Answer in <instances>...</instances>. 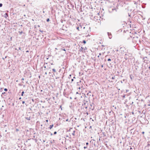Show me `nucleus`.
<instances>
[{
  "label": "nucleus",
  "mask_w": 150,
  "mask_h": 150,
  "mask_svg": "<svg viewBox=\"0 0 150 150\" xmlns=\"http://www.w3.org/2000/svg\"><path fill=\"white\" fill-rule=\"evenodd\" d=\"M4 91H7L8 90H7V88H5L4 89Z\"/></svg>",
  "instance_id": "16"
},
{
  "label": "nucleus",
  "mask_w": 150,
  "mask_h": 150,
  "mask_svg": "<svg viewBox=\"0 0 150 150\" xmlns=\"http://www.w3.org/2000/svg\"><path fill=\"white\" fill-rule=\"evenodd\" d=\"M2 4L1 3L0 4V7H1L2 6Z\"/></svg>",
  "instance_id": "19"
},
{
  "label": "nucleus",
  "mask_w": 150,
  "mask_h": 150,
  "mask_svg": "<svg viewBox=\"0 0 150 150\" xmlns=\"http://www.w3.org/2000/svg\"><path fill=\"white\" fill-rule=\"evenodd\" d=\"M76 94H78V92H77L76 93Z\"/></svg>",
  "instance_id": "45"
},
{
  "label": "nucleus",
  "mask_w": 150,
  "mask_h": 150,
  "mask_svg": "<svg viewBox=\"0 0 150 150\" xmlns=\"http://www.w3.org/2000/svg\"><path fill=\"white\" fill-rule=\"evenodd\" d=\"M21 80H24V78H22V79Z\"/></svg>",
  "instance_id": "41"
},
{
  "label": "nucleus",
  "mask_w": 150,
  "mask_h": 150,
  "mask_svg": "<svg viewBox=\"0 0 150 150\" xmlns=\"http://www.w3.org/2000/svg\"><path fill=\"white\" fill-rule=\"evenodd\" d=\"M50 21V20L49 18H47L46 20L47 22H49Z\"/></svg>",
  "instance_id": "13"
},
{
  "label": "nucleus",
  "mask_w": 150,
  "mask_h": 150,
  "mask_svg": "<svg viewBox=\"0 0 150 150\" xmlns=\"http://www.w3.org/2000/svg\"><path fill=\"white\" fill-rule=\"evenodd\" d=\"M53 125H50V127H49V128L50 129H51L53 127Z\"/></svg>",
  "instance_id": "7"
},
{
  "label": "nucleus",
  "mask_w": 150,
  "mask_h": 150,
  "mask_svg": "<svg viewBox=\"0 0 150 150\" xmlns=\"http://www.w3.org/2000/svg\"><path fill=\"white\" fill-rule=\"evenodd\" d=\"M25 103V101H22V103L23 104H24Z\"/></svg>",
  "instance_id": "27"
},
{
  "label": "nucleus",
  "mask_w": 150,
  "mask_h": 150,
  "mask_svg": "<svg viewBox=\"0 0 150 150\" xmlns=\"http://www.w3.org/2000/svg\"><path fill=\"white\" fill-rule=\"evenodd\" d=\"M38 27H40V26H39V25H38Z\"/></svg>",
  "instance_id": "57"
},
{
  "label": "nucleus",
  "mask_w": 150,
  "mask_h": 150,
  "mask_svg": "<svg viewBox=\"0 0 150 150\" xmlns=\"http://www.w3.org/2000/svg\"><path fill=\"white\" fill-rule=\"evenodd\" d=\"M68 120H69L68 119H67L66 120V121H68Z\"/></svg>",
  "instance_id": "35"
},
{
  "label": "nucleus",
  "mask_w": 150,
  "mask_h": 150,
  "mask_svg": "<svg viewBox=\"0 0 150 150\" xmlns=\"http://www.w3.org/2000/svg\"><path fill=\"white\" fill-rule=\"evenodd\" d=\"M79 27H78L76 28V29L78 30H79Z\"/></svg>",
  "instance_id": "25"
},
{
  "label": "nucleus",
  "mask_w": 150,
  "mask_h": 150,
  "mask_svg": "<svg viewBox=\"0 0 150 150\" xmlns=\"http://www.w3.org/2000/svg\"><path fill=\"white\" fill-rule=\"evenodd\" d=\"M121 82L122 83V81H121Z\"/></svg>",
  "instance_id": "62"
},
{
  "label": "nucleus",
  "mask_w": 150,
  "mask_h": 150,
  "mask_svg": "<svg viewBox=\"0 0 150 150\" xmlns=\"http://www.w3.org/2000/svg\"><path fill=\"white\" fill-rule=\"evenodd\" d=\"M144 132H142V134H144Z\"/></svg>",
  "instance_id": "44"
},
{
  "label": "nucleus",
  "mask_w": 150,
  "mask_h": 150,
  "mask_svg": "<svg viewBox=\"0 0 150 150\" xmlns=\"http://www.w3.org/2000/svg\"><path fill=\"white\" fill-rule=\"evenodd\" d=\"M73 81H74V79H72L71 80V82H72Z\"/></svg>",
  "instance_id": "29"
},
{
  "label": "nucleus",
  "mask_w": 150,
  "mask_h": 150,
  "mask_svg": "<svg viewBox=\"0 0 150 150\" xmlns=\"http://www.w3.org/2000/svg\"><path fill=\"white\" fill-rule=\"evenodd\" d=\"M92 140L94 141V140H91V141H92Z\"/></svg>",
  "instance_id": "58"
},
{
  "label": "nucleus",
  "mask_w": 150,
  "mask_h": 150,
  "mask_svg": "<svg viewBox=\"0 0 150 150\" xmlns=\"http://www.w3.org/2000/svg\"><path fill=\"white\" fill-rule=\"evenodd\" d=\"M52 70L53 71H54V72H56V70L54 69H52Z\"/></svg>",
  "instance_id": "11"
},
{
  "label": "nucleus",
  "mask_w": 150,
  "mask_h": 150,
  "mask_svg": "<svg viewBox=\"0 0 150 150\" xmlns=\"http://www.w3.org/2000/svg\"><path fill=\"white\" fill-rule=\"evenodd\" d=\"M130 150H132V148L131 147V148H130Z\"/></svg>",
  "instance_id": "40"
},
{
  "label": "nucleus",
  "mask_w": 150,
  "mask_h": 150,
  "mask_svg": "<svg viewBox=\"0 0 150 150\" xmlns=\"http://www.w3.org/2000/svg\"><path fill=\"white\" fill-rule=\"evenodd\" d=\"M122 97L124 98H125V95H123V96H122Z\"/></svg>",
  "instance_id": "30"
},
{
  "label": "nucleus",
  "mask_w": 150,
  "mask_h": 150,
  "mask_svg": "<svg viewBox=\"0 0 150 150\" xmlns=\"http://www.w3.org/2000/svg\"><path fill=\"white\" fill-rule=\"evenodd\" d=\"M6 57H7V56H6V57H5L4 58L3 57L2 59H3L4 60L6 58Z\"/></svg>",
  "instance_id": "18"
},
{
  "label": "nucleus",
  "mask_w": 150,
  "mask_h": 150,
  "mask_svg": "<svg viewBox=\"0 0 150 150\" xmlns=\"http://www.w3.org/2000/svg\"><path fill=\"white\" fill-rule=\"evenodd\" d=\"M18 85H19V86H22V85H21V84H18Z\"/></svg>",
  "instance_id": "34"
},
{
  "label": "nucleus",
  "mask_w": 150,
  "mask_h": 150,
  "mask_svg": "<svg viewBox=\"0 0 150 150\" xmlns=\"http://www.w3.org/2000/svg\"><path fill=\"white\" fill-rule=\"evenodd\" d=\"M1 97H3V95H1Z\"/></svg>",
  "instance_id": "49"
},
{
  "label": "nucleus",
  "mask_w": 150,
  "mask_h": 150,
  "mask_svg": "<svg viewBox=\"0 0 150 150\" xmlns=\"http://www.w3.org/2000/svg\"><path fill=\"white\" fill-rule=\"evenodd\" d=\"M62 50H64V51H66V50H65V49H63V48H62Z\"/></svg>",
  "instance_id": "21"
},
{
  "label": "nucleus",
  "mask_w": 150,
  "mask_h": 150,
  "mask_svg": "<svg viewBox=\"0 0 150 150\" xmlns=\"http://www.w3.org/2000/svg\"><path fill=\"white\" fill-rule=\"evenodd\" d=\"M78 88L79 89H80V88H80V87H79Z\"/></svg>",
  "instance_id": "43"
},
{
  "label": "nucleus",
  "mask_w": 150,
  "mask_h": 150,
  "mask_svg": "<svg viewBox=\"0 0 150 150\" xmlns=\"http://www.w3.org/2000/svg\"><path fill=\"white\" fill-rule=\"evenodd\" d=\"M85 97L84 98V100L83 101V103H84V105H85L87 104L88 105V104L87 103L88 102V101L90 100V97H88V96H86L85 94Z\"/></svg>",
  "instance_id": "1"
},
{
  "label": "nucleus",
  "mask_w": 150,
  "mask_h": 150,
  "mask_svg": "<svg viewBox=\"0 0 150 150\" xmlns=\"http://www.w3.org/2000/svg\"><path fill=\"white\" fill-rule=\"evenodd\" d=\"M25 150H26V149H25Z\"/></svg>",
  "instance_id": "64"
},
{
  "label": "nucleus",
  "mask_w": 150,
  "mask_h": 150,
  "mask_svg": "<svg viewBox=\"0 0 150 150\" xmlns=\"http://www.w3.org/2000/svg\"><path fill=\"white\" fill-rule=\"evenodd\" d=\"M85 27H84L83 28H85Z\"/></svg>",
  "instance_id": "63"
},
{
  "label": "nucleus",
  "mask_w": 150,
  "mask_h": 150,
  "mask_svg": "<svg viewBox=\"0 0 150 150\" xmlns=\"http://www.w3.org/2000/svg\"><path fill=\"white\" fill-rule=\"evenodd\" d=\"M52 135V133H51V135Z\"/></svg>",
  "instance_id": "50"
},
{
  "label": "nucleus",
  "mask_w": 150,
  "mask_h": 150,
  "mask_svg": "<svg viewBox=\"0 0 150 150\" xmlns=\"http://www.w3.org/2000/svg\"><path fill=\"white\" fill-rule=\"evenodd\" d=\"M108 61H111V59H110V58H109V59H108Z\"/></svg>",
  "instance_id": "20"
},
{
  "label": "nucleus",
  "mask_w": 150,
  "mask_h": 150,
  "mask_svg": "<svg viewBox=\"0 0 150 150\" xmlns=\"http://www.w3.org/2000/svg\"><path fill=\"white\" fill-rule=\"evenodd\" d=\"M18 48H19V50H21V47H19Z\"/></svg>",
  "instance_id": "32"
},
{
  "label": "nucleus",
  "mask_w": 150,
  "mask_h": 150,
  "mask_svg": "<svg viewBox=\"0 0 150 150\" xmlns=\"http://www.w3.org/2000/svg\"><path fill=\"white\" fill-rule=\"evenodd\" d=\"M16 131H18V129H16Z\"/></svg>",
  "instance_id": "38"
},
{
  "label": "nucleus",
  "mask_w": 150,
  "mask_h": 150,
  "mask_svg": "<svg viewBox=\"0 0 150 150\" xmlns=\"http://www.w3.org/2000/svg\"><path fill=\"white\" fill-rule=\"evenodd\" d=\"M57 132H56L55 131V132H54V134H57Z\"/></svg>",
  "instance_id": "22"
},
{
  "label": "nucleus",
  "mask_w": 150,
  "mask_h": 150,
  "mask_svg": "<svg viewBox=\"0 0 150 150\" xmlns=\"http://www.w3.org/2000/svg\"><path fill=\"white\" fill-rule=\"evenodd\" d=\"M75 131H74L72 133V134L73 135V136L75 135Z\"/></svg>",
  "instance_id": "10"
},
{
  "label": "nucleus",
  "mask_w": 150,
  "mask_h": 150,
  "mask_svg": "<svg viewBox=\"0 0 150 150\" xmlns=\"http://www.w3.org/2000/svg\"><path fill=\"white\" fill-rule=\"evenodd\" d=\"M74 78H75V77H74Z\"/></svg>",
  "instance_id": "59"
},
{
  "label": "nucleus",
  "mask_w": 150,
  "mask_h": 150,
  "mask_svg": "<svg viewBox=\"0 0 150 150\" xmlns=\"http://www.w3.org/2000/svg\"><path fill=\"white\" fill-rule=\"evenodd\" d=\"M125 55H127V54H125Z\"/></svg>",
  "instance_id": "61"
},
{
  "label": "nucleus",
  "mask_w": 150,
  "mask_h": 150,
  "mask_svg": "<svg viewBox=\"0 0 150 150\" xmlns=\"http://www.w3.org/2000/svg\"><path fill=\"white\" fill-rule=\"evenodd\" d=\"M71 74H70V75H69V76H70V77H71Z\"/></svg>",
  "instance_id": "48"
},
{
  "label": "nucleus",
  "mask_w": 150,
  "mask_h": 150,
  "mask_svg": "<svg viewBox=\"0 0 150 150\" xmlns=\"http://www.w3.org/2000/svg\"><path fill=\"white\" fill-rule=\"evenodd\" d=\"M26 52H28V51H26Z\"/></svg>",
  "instance_id": "55"
},
{
  "label": "nucleus",
  "mask_w": 150,
  "mask_h": 150,
  "mask_svg": "<svg viewBox=\"0 0 150 150\" xmlns=\"http://www.w3.org/2000/svg\"><path fill=\"white\" fill-rule=\"evenodd\" d=\"M99 56H100V55H99L98 56V57H99Z\"/></svg>",
  "instance_id": "52"
},
{
  "label": "nucleus",
  "mask_w": 150,
  "mask_h": 150,
  "mask_svg": "<svg viewBox=\"0 0 150 150\" xmlns=\"http://www.w3.org/2000/svg\"><path fill=\"white\" fill-rule=\"evenodd\" d=\"M129 16H130V15H129Z\"/></svg>",
  "instance_id": "51"
},
{
  "label": "nucleus",
  "mask_w": 150,
  "mask_h": 150,
  "mask_svg": "<svg viewBox=\"0 0 150 150\" xmlns=\"http://www.w3.org/2000/svg\"><path fill=\"white\" fill-rule=\"evenodd\" d=\"M84 105V107L85 108L87 109V108H88V105H86V104L85 105Z\"/></svg>",
  "instance_id": "8"
},
{
  "label": "nucleus",
  "mask_w": 150,
  "mask_h": 150,
  "mask_svg": "<svg viewBox=\"0 0 150 150\" xmlns=\"http://www.w3.org/2000/svg\"><path fill=\"white\" fill-rule=\"evenodd\" d=\"M2 94H3V95H4H4H5V94H6V93H5V92L2 93Z\"/></svg>",
  "instance_id": "17"
},
{
  "label": "nucleus",
  "mask_w": 150,
  "mask_h": 150,
  "mask_svg": "<svg viewBox=\"0 0 150 150\" xmlns=\"http://www.w3.org/2000/svg\"><path fill=\"white\" fill-rule=\"evenodd\" d=\"M21 97H20L19 98V100H21Z\"/></svg>",
  "instance_id": "37"
},
{
  "label": "nucleus",
  "mask_w": 150,
  "mask_h": 150,
  "mask_svg": "<svg viewBox=\"0 0 150 150\" xmlns=\"http://www.w3.org/2000/svg\"><path fill=\"white\" fill-rule=\"evenodd\" d=\"M150 145L149 144H148V145H147V146H149Z\"/></svg>",
  "instance_id": "39"
},
{
  "label": "nucleus",
  "mask_w": 150,
  "mask_h": 150,
  "mask_svg": "<svg viewBox=\"0 0 150 150\" xmlns=\"http://www.w3.org/2000/svg\"><path fill=\"white\" fill-rule=\"evenodd\" d=\"M114 10H116V11H117V10H116V9H115H115L112 8V10L113 11H114Z\"/></svg>",
  "instance_id": "24"
},
{
  "label": "nucleus",
  "mask_w": 150,
  "mask_h": 150,
  "mask_svg": "<svg viewBox=\"0 0 150 150\" xmlns=\"http://www.w3.org/2000/svg\"><path fill=\"white\" fill-rule=\"evenodd\" d=\"M4 16L6 18L7 17H8V14L7 13H6L4 14Z\"/></svg>",
  "instance_id": "5"
},
{
  "label": "nucleus",
  "mask_w": 150,
  "mask_h": 150,
  "mask_svg": "<svg viewBox=\"0 0 150 150\" xmlns=\"http://www.w3.org/2000/svg\"><path fill=\"white\" fill-rule=\"evenodd\" d=\"M101 54V53H99V55H100Z\"/></svg>",
  "instance_id": "46"
},
{
  "label": "nucleus",
  "mask_w": 150,
  "mask_h": 150,
  "mask_svg": "<svg viewBox=\"0 0 150 150\" xmlns=\"http://www.w3.org/2000/svg\"><path fill=\"white\" fill-rule=\"evenodd\" d=\"M40 32H43V31L41 30H40Z\"/></svg>",
  "instance_id": "31"
},
{
  "label": "nucleus",
  "mask_w": 150,
  "mask_h": 150,
  "mask_svg": "<svg viewBox=\"0 0 150 150\" xmlns=\"http://www.w3.org/2000/svg\"><path fill=\"white\" fill-rule=\"evenodd\" d=\"M83 148H84V149H86L87 148V146H85Z\"/></svg>",
  "instance_id": "26"
},
{
  "label": "nucleus",
  "mask_w": 150,
  "mask_h": 150,
  "mask_svg": "<svg viewBox=\"0 0 150 150\" xmlns=\"http://www.w3.org/2000/svg\"><path fill=\"white\" fill-rule=\"evenodd\" d=\"M24 16H26V15H24Z\"/></svg>",
  "instance_id": "47"
},
{
  "label": "nucleus",
  "mask_w": 150,
  "mask_h": 150,
  "mask_svg": "<svg viewBox=\"0 0 150 150\" xmlns=\"http://www.w3.org/2000/svg\"><path fill=\"white\" fill-rule=\"evenodd\" d=\"M149 69H150V66H149Z\"/></svg>",
  "instance_id": "56"
},
{
  "label": "nucleus",
  "mask_w": 150,
  "mask_h": 150,
  "mask_svg": "<svg viewBox=\"0 0 150 150\" xmlns=\"http://www.w3.org/2000/svg\"><path fill=\"white\" fill-rule=\"evenodd\" d=\"M83 42L84 43V44H86V41L85 40H83Z\"/></svg>",
  "instance_id": "12"
},
{
  "label": "nucleus",
  "mask_w": 150,
  "mask_h": 150,
  "mask_svg": "<svg viewBox=\"0 0 150 150\" xmlns=\"http://www.w3.org/2000/svg\"><path fill=\"white\" fill-rule=\"evenodd\" d=\"M91 107L89 108L90 109L93 110L94 108V104L93 103L90 105Z\"/></svg>",
  "instance_id": "2"
},
{
  "label": "nucleus",
  "mask_w": 150,
  "mask_h": 150,
  "mask_svg": "<svg viewBox=\"0 0 150 150\" xmlns=\"http://www.w3.org/2000/svg\"><path fill=\"white\" fill-rule=\"evenodd\" d=\"M91 92H90V91H89L88 93L86 95V96H89V97H90V96H91Z\"/></svg>",
  "instance_id": "4"
},
{
  "label": "nucleus",
  "mask_w": 150,
  "mask_h": 150,
  "mask_svg": "<svg viewBox=\"0 0 150 150\" xmlns=\"http://www.w3.org/2000/svg\"><path fill=\"white\" fill-rule=\"evenodd\" d=\"M46 122H48V120H46Z\"/></svg>",
  "instance_id": "42"
},
{
  "label": "nucleus",
  "mask_w": 150,
  "mask_h": 150,
  "mask_svg": "<svg viewBox=\"0 0 150 150\" xmlns=\"http://www.w3.org/2000/svg\"><path fill=\"white\" fill-rule=\"evenodd\" d=\"M22 33V31H21V33Z\"/></svg>",
  "instance_id": "54"
},
{
  "label": "nucleus",
  "mask_w": 150,
  "mask_h": 150,
  "mask_svg": "<svg viewBox=\"0 0 150 150\" xmlns=\"http://www.w3.org/2000/svg\"><path fill=\"white\" fill-rule=\"evenodd\" d=\"M83 50V48L82 47H81L80 48V50L81 51H82V50Z\"/></svg>",
  "instance_id": "15"
},
{
  "label": "nucleus",
  "mask_w": 150,
  "mask_h": 150,
  "mask_svg": "<svg viewBox=\"0 0 150 150\" xmlns=\"http://www.w3.org/2000/svg\"><path fill=\"white\" fill-rule=\"evenodd\" d=\"M115 78V76H112V79H114Z\"/></svg>",
  "instance_id": "14"
},
{
  "label": "nucleus",
  "mask_w": 150,
  "mask_h": 150,
  "mask_svg": "<svg viewBox=\"0 0 150 150\" xmlns=\"http://www.w3.org/2000/svg\"><path fill=\"white\" fill-rule=\"evenodd\" d=\"M45 74H47V72H45Z\"/></svg>",
  "instance_id": "53"
},
{
  "label": "nucleus",
  "mask_w": 150,
  "mask_h": 150,
  "mask_svg": "<svg viewBox=\"0 0 150 150\" xmlns=\"http://www.w3.org/2000/svg\"><path fill=\"white\" fill-rule=\"evenodd\" d=\"M43 142H45V141L44 140Z\"/></svg>",
  "instance_id": "60"
},
{
  "label": "nucleus",
  "mask_w": 150,
  "mask_h": 150,
  "mask_svg": "<svg viewBox=\"0 0 150 150\" xmlns=\"http://www.w3.org/2000/svg\"><path fill=\"white\" fill-rule=\"evenodd\" d=\"M24 93V91H23L22 92V93H21V96H23V94Z\"/></svg>",
  "instance_id": "9"
},
{
  "label": "nucleus",
  "mask_w": 150,
  "mask_h": 150,
  "mask_svg": "<svg viewBox=\"0 0 150 150\" xmlns=\"http://www.w3.org/2000/svg\"><path fill=\"white\" fill-rule=\"evenodd\" d=\"M107 33L109 38L110 39H111L112 37V34L111 33H110L109 32H108Z\"/></svg>",
  "instance_id": "3"
},
{
  "label": "nucleus",
  "mask_w": 150,
  "mask_h": 150,
  "mask_svg": "<svg viewBox=\"0 0 150 150\" xmlns=\"http://www.w3.org/2000/svg\"><path fill=\"white\" fill-rule=\"evenodd\" d=\"M1 90H2V88H0V91L1 92Z\"/></svg>",
  "instance_id": "36"
},
{
  "label": "nucleus",
  "mask_w": 150,
  "mask_h": 150,
  "mask_svg": "<svg viewBox=\"0 0 150 150\" xmlns=\"http://www.w3.org/2000/svg\"><path fill=\"white\" fill-rule=\"evenodd\" d=\"M86 145H88V142H86Z\"/></svg>",
  "instance_id": "28"
},
{
  "label": "nucleus",
  "mask_w": 150,
  "mask_h": 150,
  "mask_svg": "<svg viewBox=\"0 0 150 150\" xmlns=\"http://www.w3.org/2000/svg\"><path fill=\"white\" fill-rule=\"evenodd\" d=\"M101 67L103 68V65H101Z\"/></svg>",
  "instance_id": "33"
},
{
  "label": "nucleus",
  "mask_w": 150,
  "mask_h": 150,
  "mask_svg": "<svg viewBox=\"0 0 150 150\" xmlns=\"http://www.w3.org/2000/svg\"><path fill=\"white\" fill-rule=\"evenodd\" d=\"M30 117H25V118L26 119L30 120Z\"/></svg>",
  "instance_id": "6"
},
{
  "label": "nucleus",
  "mask_w": 150,
  "mask_h": 150,
  "mask_svg": "<svg viewBox=\"0 0 150 150\" xmlns=\"http://www.w3.org/2000/svg\"><path fill=\"white\" fill-rule=\"evenodd\" d=\"M45 64L43 65V67H44L45 68H46V67L45 66Z\"/></svg>",
  "instance_id": "23"
}]
</instances>
